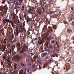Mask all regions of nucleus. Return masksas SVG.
<instances>
[{
  "mask_svg": "<svg viewBox=\"0 0 74 74\" xmlns=\"http://www.w3.org/2000/svg\"><path fill=\"white\" fill-rule=\"evenodd\" d=\"M22 59L21 57L19 56L17 57V58L16 59V62H19Z\"/></svg>",
  "mask_w": 74,
  "mask_h": 74,
  "instance_id": "13",
  "label": "nucleus"
},
{
  "mask_svg": "<svg viewBox=\"0 0 74 74\" xmlns=\"http://www.w3.org/2000/svg\"><path fill=\"white\" fill-rule=\"evenodd\" d=\"M64 49H67V48H66V47H64Z\"/></svg>",
  "mask_w": 74,
  "mask_h": 74,
  "instance_id": "64",
  "label": "nucleus"
},
{
  "mask_svg": "<svg viewBox=\"0 0 74 74\" xmlns=\"http://www.w3.org/2000/svg\"><path fill=\"white\" fill-rule=\"evenodd\" d=\"M73 48L72 47L70 46L69 47L70 49H71Z\"/></svg>",
  "mask_w": 74,
  "mask_h": 74,
  "instance_id": "60",
  "label": "nucleus"
},
{
  "mask_svg": "<svg viewBox=\"0 0 74 74\" xmlns=\"http://www.w3.org/2000/svg\"><path fill=\"white\" fill-rule=\"evenodd\" d=\"M66 60H67L68 61V62H71V59H67Z\"/></svg>",
  "mask_w": 74,
  "mask_h": 74,
  "instance_id": "34",
  "label": "nucleus"
},
{
  "mask_svg": "<svg viewBox=\"0 0 74 74\" xmlns=\"http://www.w3.org/2000/svg\"><path fill=\"white\" fill-rule=\"evenodd\" d=\"M67 67H68V68H70V67H71V66H70V64L69 63L68 64H67Z\"/></svg>",
  "mask_w": 74,
  "mask_h": 74,
  "instance_id": "33",
  "label": "nucleus"
},
{
  "mask_svg": "<svg viewBox=\"0 0 74 74\" xmlns=\"http://www.w3.org/2000/svg\"><path fill=\"white\" fill-rule=\"evenodd\" d=\"M27 24H28L29 26L30 27H29V29L31 30H33V26L34 27V28H36V25L34 23H32V21L31 20V19L28 21V23H27Z\"/></svg>",
  "mask_w": 74,
  "mask_h": 74,
  "instance_id": "3",
  "label": "nucleus"
},
{
  "mask_svg": "<svg viewBox=\"0 0 74 74\" xmlns=\"http://www.w3.org/2000/svg\"><path fill=\"white\" fill-rule=\"evenodd\" d=\"M34 60H36L37 58H38V56H35L33 58Z\"/></svg>",
  "mask_w": 74,
  "mask_h": 74,
  "instance_id": "28",
  "label": "nucleus"
},
{
  "mask_svg": "<svg viewBox=\"0 0 74 74\" xmlns=\"http://www.w3.org/2000/svg\"><path fill=\"white\" fill-rule=\"evenodd\" d=\"M47 67V63L45 64L43 66V68H45V67Z\"/></svg>",
  "mask_w": 74,
  "mask_h": 74,
  "instance_id": "30",
  "label": "nucleus"
},
{
  "mask_svg": "<svg viewBox=\"0 0 74 74\" xmlns=\"http://www.w3.org/2000/svg\"><path fill=\"white\" fill-rule=\"evenodd\" d=\"M1 41L3 44H4L5 45H6V44H8L9 45H11L12 44V42L10 41V40H8V38H3Z\"/></svg>",
  "mask_w": 74,
  "mask_h": 74,
  "instance_id": "2",
  "label": "nucleus"
},
{
  "mask_svg": "<svg viewBox=\"0 0 74 74\" xmlns=\"http://www.w3.org/2000/svg\"><path fill=\"white\" fill-rule=\"evenodd\" d=\"M58 64H59V63H57L56 64V66H58Z\"/></svg>",
  "mask_w": 74,
  "mask_h": 74,
  "instance_id": "63",
  "label": "nucleus"
},
{
  "mask_svg": "<svg viewBox=\"0 0 74 74\" xmlns=\"http://www.w3.org/2000/svg\"><path fill=\"white\" fill-rule=\"evenodd\" d=\"M10 59V57H8V59L7 60V61H8Z\"/></svg>",
  "mask_w": 74,
  "mask_h": 74,
  "instance_id": "50",
  "label": "nucleus"
},
{
  "mask_svg": "<svg viewBox=\"0 0 74 74\" xmlns=\"http://www.w3.org/2000/svg\"><path fill=\"white\" fill-rule=\"evenodd\" d=\"M6 48V47L5 46H3L0 47V50H1L2 52H3V51H5Z\"/></svg>",
  "mask_w": 74,
  "mask_h": 74,
  "instance_id": "14",
  "label": "nucleus"
},
{
  "mask_svg": "<svg viewBox=\"0 0 74 74\" xmlns=\"http://www.w3.org/2000/svg\"><path fill=\"white\" fill-rule=\"evenodd\" d=\"M56 56L57 58H58V54L56 53Z\"/></svg>",
  "mask_w": 74,
  "mask_h": 74,
  "instance_id": "52",
  "label": "nucleus"
},
{
  "mask_svg": "<svg viewBox=\"0 0 74 74\" xmlns=\"http://www.w3.org/2000/svg\"><path fill=\"white\" fill-rule=\"evenodd\" d=\"M3 31H4V29L2 27L0 28V34H3Z\"/></svg>",
  "mask_w": 74,
  "mask_h": 74,
  "instance_id": "18",
  "label": "nucleus"
},
{
  "mask_svg": "<svg viewBox=\"0 0 74 74\" xmlns=\"http://www.w3.org/2000/svg\"><path fill=\"white\" fill-rule=\"evenodd\" d=\"M25 21H24L23 22V26H25Z\"/></svg>",
  "mask_w": 74,
  "mask_h": 74,
  "instance_id": "47",
  "label": "nucleus"
},
{
  "mask_svg": "<svg viewBox=\"0 0 74 74\" xmlns=\"http://www.w3.org/2000/svg\"><path fill=\"white\" fill-rule=\"evenodd\" d=\"M57 26L56 25H55L52 27H51L50 26H49L48 27V28L47 29V31L49 33H52V31L53 30V29H56Z\"/></svg>",
  "mask_w": 74,
  "mask_h": 74,
  "instance_id": "7",
  "label": "nucleus"
},
{
  "mask_svg": "<svg viewBox=\"0 0 74 74\" xmlns=\"http://www.w3.org/2000/svg\"><path fill=\"white\" fill-rule=\"evenodd\" d=\"M18 23H20V21H19V20H18Z\"/></svg>",
  "mask_w": 74,
  "mask_h": 74,
  "instance_id": "62",
  "label": "nucleus"
},
{
  "mask_svg": "<svg viewBox=\"0 0 74 74\" xmlns=\"http://www.w3.org/2000/svg\"><path fill=\"white\" fill-rule=\"evenodd\" d=\"M71 15L69 14H68L67 15V18H68V19H70L71 18Z\"/></svg>",
  "mask_w": 74,
  "mask_h": 74,
  "instance_id": "24",
  "label": "nucleus"
},
{
  "mask_svg": "<svg viewBox=\"0 0 74 74\" xmlns=\"http://www.w3.org/2000/svg\"><path fill=\"white\" fill-rule=\"evenodd\" d=\"M13 48H15V45H13Z\"/></svg>",
  "mask_w": 74,
  "mask_h": 74,
  "instance_id": "55",
  "label": "nucleus"
},
{
  "mask_svg": "<svg viewBox=\"0 0 74 74\" xmlns=\"http://www.w3.org/2000/svg\"><path fill=\"white\" fill-rule=\"evenodd\" d=\"M16 45L18 47H20V43L17 42L15 43Z\"/></svg>",
  "mask_w": 74,
  "mask_h": 74,
  "instance_id": "26",
  "label": "nucleus"
},
{
  "mask_svg": "<svg viewBox=\"0 0 74 74\" xmlns=\"http://www.w3.org/2000/svg\"><path fill=\"white\" fill-rule=\"evenodd\" d=\"M52 17L54 18H56L58 17V14H54L52 15Z\"/></svg>",
  "mask_w": 74,
  "mask_h": 74,
  "instance_id": "22",
  "label": "nucleus"
},
{
  "mask_svg": "<svg viewBox=\"0 0 74 74\" xmlns=\"http://www.w3.org/2000/svg\"><path fill=\"white\" fill-rule=\"evenodd\" d=\"M66 42L68 43V44H69L70 43V40L69 39L70 38V36H67L66 35Z\"/></svg>",
  "mask_w": 74,
  "mask_h": 74,
  "instance_id": "11",
  "label": "nucleus"
},
{
  "mask_svg": "<svg viewBox=\"0 0 74 74\" xmlns=\"http://www.w3.org/2000/svg\"><path fill=\"white\" fill-rule=\"evenodd\" d=\"M16 45L18 47H20V43L17 42L15 43Z\"/></svg>",
  "mask_w": 74,
  "mask_h": 74,
  "instance_id": "25",
  "label": "nucleus"
},
{
  "mask_svg": "<svg viewBox=\"0 0 74 74\" xmlns=\"http://www.w3.org/2000/svg\"><path fill=\"white\" fill-rule=\"evenodd\" d=\"M47 25H44V28L42 29V31H44L45 32V31L47 30H48V29H47Z\"/></svg>",
  "mask_w": 74,
  "mask_h": 74,
  "instance_id": "17",
  "label": "nucleus"
},
{
  "mask_svg": "<svg viewBox=\"0 0 74 74\" xmlns=\"http://www.w3.org/2000/svg\"><path fill=\"white\" fill-rule=\"evenodd\" d=\"M25 8V6L23 5L22 7V8H21V10H22V11H24V10H25V9H24Z\"/></svg>",
  "mask_w": 74,
  "mask_h": 74,
  "instance_id": "32",
  "label": "nucleus"
},
{
  "mask_svg": "<svg viewBox=\"0 0 74 74\" xmlns=\"http://www.w3.org/2000/svg\"><path fill=\"white\" fill-rule=\"evenodd\" d=\"M47 23H48V24H50V21H48V20H47Z\"/></svg>",
  "mask_w": 74,
  "mask_h": 74,
  "instance_id": "37",
  "label": "nucleus"
},
{
  "mask_svg": "<svg viewBox=\"0 0 74 74\" xmlns=\"http://www.w3.org/2000/svg\"><path fill=\"white\" fill-rule=\"evenodd\" d=\"M46 40V41L45 43L44 47H41V49L42 50L45 49V51L47 52H50L49 49H51V48H52V47L51 45H48V44H49V42H50L51 39L50 38L48 37L47 38Z\"/></svg>",
  "mask_w": 74,
  "mask_h": 74,
  "instance_id": "1",
  "label": "nucleus"
},
{
  "mask_svg": "<svg viewBox=\"0 0 74 74\" xmlns=\"http://www.w3.org/2000/svg\"><path fill=\"white\" fill-rule=\"evenodd\" d=\"M49 36V34L48 33H46L45 34H42L41 35L42 38H45H45H47L48 36Z\"/></svg>",
  "mask_w": 74,
  "mask_h": 74,
  "instance_id": "10",
  "label": "nucleus"
},
{
  "mask_svg": "<svg viewBox=\"0 0 74 74\" xmlns=\"http://www.w3.org/2000/svg\"><path fill=\"white\" fill-rule=\"evenodd\" d=\"M23 16L24 18H25V19L26 20H27V23H29V21L31 18H29V17L28 16L27 14L24 13L23 15Z\"/></svg>",
  "mask_w": 74,
  "mask_h": 74,
  "instance_id": "9",
  "label": "nucleus"
},
{
  "mask_svg": "<svg viewBox=\"0 0 74 74\" xmlns=\"http://www.w3.org/2000/svg\"><path fill=\"white\" fill-rule=\"evenodd\" d=\"M0 8H1V9H0V11L3 12V10L4 9V6H3V5H2L0 6Z\"/></svg>",
  "mask_w": 74,
  "mask_h": 74,
  "instance_id": "20",
  "label": "nucleus"
},
{
  "mask_svg": "<svg viewBox=\"0 0 74 74\" xmlns=\"http://www.w3.org/2000/svg\"><path fill=\"white\" fill-rule=\"evenodd\" d=\"M29 70H30V71H29ZM27 73H29V71H30V70L29 69H27Z\"/></svg>",
  "mask_w": 74,
  "mask_h": 74,
  "instance_id": "41",
  "label": "nucleus"
},
{
  "mask_svg": "<svg viewBox=\"0 0 74 74\" xmlns=\"http://www.w3.org/2000/svg\"><path fill=\"white\" fill-rule=\"evenodd\" d=\"M71 39L72 40H74V36L72 37Z\"/></svg>",
  "mask_w": 74,
  "mask_h": 74,
  "instance_id": "48",
  "label": "nucleus"
},
{
  "mask_svg": "<svg viewBox=\"0 0 74 74\" xmlns=\"http://www.w3.org/2000/svg\"><path fill=\"white\" fill-rule=\"evenodd\" d=\"M47 55V52L44 53L42 54V56H43V57H45V56Z\"/></svg>",
  "mask_w": 74,
  "mask_h": 74,
  "instance_id": "29",
  "label": "nucleus"
},
{
  "mask_svg": "<svg viewBox=\"0 0 74 74\" xmlns=\"http://www.w3.org/2000/svg\"><path fill=\"white\" fill-rule=\"evenodd\" d=\"M18 34H19V32H17L16 33V36H18Z\"/></svg>",
  "mask_w": 74,
  "mask_h": 74,
  "instance_id": "45",
  "label": "nucleus"
},
{
  "mask_svg": "<svg viewBox=\"0 0 74 74\" xmlns=\"http://www.w3.org/2000/svg\"><path fill=\"white\" fill-rule=\"evenodd\" d=\"M72 51V53H74V48H72L71 49Z\"/></svg>",
  "mask_w": 74,
  "mask_h": 74,
  "instance_id": "35",
  "label": "nucleus"
},
{
  "mask_svg": "<svg viewBox=\"0 0 74 74\" xmlns=\"http://www.w3.org/2000/svg\"><path fill=\"white\" fill-rule=\"evenodd\" d=\"M54 1V0H51L50 1V3H53Z\"/></svg>",
  "mask_w": 74,
  "mask_h": 74,
  "instance_id": "42",
  "label": "nucleus"
},
{
  "mask_svg": "<svg viewBox=\"0 0 74 74\" xmlns=\"http://www.w3.org/2000/svg\"><path fill=\"white\" fill-rule=\"evenodd\" d=\"M28 8L29 9L28 10H27V11L28 12L29 14H34L36 12V11H35V10L33 8H32L31 7H28Z\"/></svg>",
  "mask_w": 74,
  "mask_h": 74,
  "instance_id": "4",
  "label": "nucleus"
},
{
  "mask_svg": "<svg viewBox=\"0 0 74 74\" xmlns=\"http://www.w3.org/2000/svg\"><path fill=\"white\" fill-rule=\"evenodd\" d=\"M68 33H71L72 32V30L71 29H68L67 30Z\"/></svg>",
  "mask_w": 74,
  "mask_h": 74,
  "instance_id": "27",
  "label": "nucleus"
},
{
  "mask_svg": "<svg viewBox=\"0 0 74 74\" xmlns=\"http://www.w3.org/2000/svg\"><path fill=\"white\" fill-rule=\"evenodd\" d=\"M14 37V35L13 34H12V38H13Z\"/></svg>",
  "mask_w": 74,
  "mask_h": 74,
  "instance_id": "46",
  "label": "nucleus"
},
{
  "mask_svg": "<svg viewBox=\"0 0 74 74\" xmlns=\"http://www.w3.org/2000/svg\"><path fill=\"white\" fill-rule=\"evenodd\" d=\"M1 66H2V65H3V62H1Z\"/></svg>",
  "mask_w": 74,
  "mask_h": 74,
  "instance_id": "57",
  "label": "nucleus"
},
{
  "mask_svg": "<svg viewBox=\"0 0 74 74\" xmlns=\"http://www.w3.org/2000/svg\"><path fill=\"white\" fill-rule=\"evenodd\" d=\"M42 39H41V38H40L39 40H40V45L43 44L44 42V40H45V38H42Z\"/></svg>",
  "mask_w": 74,
  "mask_h": 74,
  "instance_id": "12",
  "label": "nucleus"
},
{
  "mask_svg": "<svg viewBox=\"0 0 74 74\" xmlns=\"http://www.w3.org/2000/svg\"><path fill=\"white\" fill-rule=\"evenodd\" d=\"M11 24V25L13 28L15 27V25L14 24V21H12L11 22V23H10Z\"/></svg>",
  "mask_w": 74,
  "mask_h": 74,
  "instance_id": "23",
  "label": "nucleus"
},
{
  "mask_svg": "<svg viewBox=\"0 0 74 74\" xmlns=\"http://www.w3.org/2000/svg\"><path fill=\"white\" fill-rule=\"evenodd\" d=\"M41 14H42V12L41 11H39L37 13L35 14L34 16H33V18H38V17L41 16Z\"/></svg>",
  "mask_w": 74,
  "mask_h": 74,
  "instance_id": "8",
  "label": "nucleus"
},
{
  "mask_svg": "<svg viewBox=\"0 0 74 74\" xmlns=\"http://www.w3.org/2000/svg\"><path fill=\"white\" fill-rule=\"evenodd\" d=\"M9 30H11V31L12 30V27H10L9 28Z\"/></svg>",
  "mask_w": 74,
  "mask_h": 74,
  "instance_id": "44",
  "label": "nucleus"
},
{
  "mask_svg": "<svg viewBox=\"0 0 74 74\" xmlns=\"http://www.w3.org/2000/svg\"><path fill=\"white\" fill-rule=\"evenodd\" d=\"M26 72H24L23 71L20 70L19 71V73L20 74H26Z\"/></svg>",
  "mask_w": 74,
  "mask_h": 74,
  "instance_id": "19",
  "label": "nucleus"
},
{
  "mask_svg": "<svg viewBox=\"0 0 74 74\" xmlns=\"http://www.w3.org/2000/svg\"><path fill=\"white\" fill-rule=\"evenodd\" d=\"M5 1V0H3L2 2V3H4Z\"/></svg>",
  "mask_w": 74,
  "mask_h": 74,
  "instance_id": "54",
  "label": "nucleus"
},
{
  "mask_svg": "<svg viewBox=\"0 0 74 74\" xmlns=\"http://www.w3.org/2000/svg\"><path fill=\"white\" fill-rule=\"evenodd\" d=\"M22 66H23V67L25 66V64H22Z\"/></svg>",
  "mask_w": 74,
  "mask_h": 74,
  "instance_id": "61",
  "label": "nucleus"
},
{
  "mask_svg": "<svg viewBox=\"0 0 74 74\" xmlns=\"http://www.w3.org/2000/svg\"><path fill=\"white\" fill-rule=\"evenodd\" d=\"M51 43H52V44H54V43H55V41H52L51 42Z\"/></svg>",
  "mask_w": 74,
  "mask_h": 74,
  "instance_id": "56",
  "label": "nucleus"
},
{
  "mask_svg": "<svg viewBox=\"0 0 74 74\" xmlns=\"http://www.w3.org/2000/svg\"><path fill=\"white\" fill-rule=\"evenodd\" d=\"M14 70H16V64H15L14 65Z\"/></svg>",
  "mask_w": 74,
  "mask_h": 74,
  "instance_id": "38",
  "label": "nucleus"
},
{
  "mask_svg": "<svg viewBox=\"0 0 74 74\" xmlns=\"http://www.w3.org/2000/svg\"><path fill=\"white\" fill-rule=\"evenodd\" d=\"M56 45H58V41H57L56 42Z\"/></svg>",
  "mask_w": 74,
  "mask_h": 74,
  "instance_id": "59",
  "label": "nucleus"
},
{
  "mask_svg": "<svg viewBox=\"0 0 74 74\" xmlns=\"http://www.w3.org/2000/svg\"><path fill=\"white\" fill-rule=\"evenodd\" d=\"M40 4L41 5H42V4H43V3H42V1H40Z\"/></svg>",
  "mask_w": 74,
  "mask_h": 74,
  "instance_id": "40",
  "label": "nucleus"
},
{
  "mask_svg": "<svg viewBox=\"0 0 74 74\" xmlns=\"http://www.w3.org/2000/svg\"><path fill=\"white\" fill-rule=\"evenodd\" d=\"M28 50V47H24L21 50V52L23 54H25L26 53H27V51Z\"/></svg>",
  "mask_w": 74,
  "mask_h": 74,
  "instance_id": "6",
  "label": "nucleus"
},
{
  "mask_svg": "<svg viewBox=\"0 0 74 74\" xmlns=\"http://www.w3.org/2000/svg\"><path fill=\"white\" fill-rule=\"evenodd\" d=\"M38 62L39 63V64H41V60H39L38 61Z\"/></svg>",
  "mask_w": 74,
  "mask_h": 74,
  "instance_id": "43",
  "label": "nucleus"
},
{
  "mask_svg": "<svg viewBox=\"0 0 74 74\" xmlns=\"http://www.w3.org/2000/svg\"><path fill=\"white\" fill-rule=\"evenodd\" d=\"M19 4V2H16L15 3V5L16 6H17V5H18V4Z\"/></svg>",
  "mask_w": 74,
  "mask_h": 74,
  "instance_id": "36",
  "label": "nucleus"
},
{
  "mask_svg": "<svg viewBox=\"0 0 74 74\" xmlns=\"http://www.w3.org/2000/svg\"><path fill=\"white\" fill-rule=\"evenodd\" d=\"M23 29H21L20 31V32L21 33H23Z\"/></svg>",
  "mask_w": 74,
  "mask_h": 74,
  "instance_id": "51",
  "label": "nucleus"
},
{
  "mask_svg": "<svg viewBox=\"0 0 74 74\" xmlns=\"http://www.w3.org/2000/svg\"><path fill=\"white\" fill-rule=\"evenodd\" d=\"M34 50H32L31 51V52H30V53L31 54V56H33L34 55L35 53H34Z\"/></svg>",
  "mask_w": 74,
  "mask_h": 74,
  "instance_id": "21",
  "label": "nucleus"
},
{
  "mask_svg": "<svg viewBox=\"0 0 74 74\" xmlns=\"http://www.w3.org/2000/svg\"><path fill=\"white\" fill-rule=\"evenodd\" d=\"M12 15H13V14L12 13L10 15V16L11 17H12Z\"/></svg>",
  "mask_w": 74,
  "mask_h": 74,
  "instance_id": "58",
  "label": "nucleus"
},
{
  "mask_svg": "<svg viewBox=\"0 0 74 74\" xmlns=\"http://www.w3.org/2000/svg\"><path fill=\"white\" fill-rule=\"evenodd\" d=\"M53 61L52 60H51L49 61V63H51V62H53Z\"/></svg>",
  "mask_w": 74,
  "mask_h": 74,
  "instance_id": "39",
  "label": "nucleus"
},
{
  "mask_svg": "<svg viewBox=\"0 0 74 74\" xmlns=\"http://www.w3.org/2000/svg\"><path fill=\"white\" fill-rule=\"evenodd\" d=\"M13 21L12 20H10V19H4L3 20L2 22V24L3 25H5L6 23V25L8 24V23H11V22Z\"/></svg>",
  "mask_w": 74,
  "mask_h": 74,
  "instance_id": "5",
  "label": "nucleus"
},
{
  "mask_svg": "<svg viewBox=\"0 0 74 74\" xmlns=\"http://www.w3.org/2000/svg\"><path fill=\"white\" fill-rule=\"evenodd\" d=\"M71 10H72V11H73V14L74 13V6H72L71 7Z\"/></svg>",
  "mask_w": 74,
  "mask_h": 74,
  "instance_id": "31",
  "label": "nucleus"
},
{
  "mask_svg": "<svg viewBox=\"0 0 74 74\" xmlns=\"http://www.w3.org/2000/svg\"><path fill=\"white\" fill-rule=\"evenodd\" d=\"M50 10H47L46 11V12L47 14H49V15H50L51 14H53L54 12L53 11H49Z\"/></svg>",
  "mask_w": 74,
  "mask_h": 74,
  "instance_id": "15",
  "label": "nucleus"
},
{
  "mask_svg": "<svg viewBox=\"0 0 74 74\" xmlns=\"http://www.w3.org/2000/svg\"><path fill=\"white\" fill-rule=\"evenodd\" d=\"M3 59L4 60V59H5V56H3Z\"/></svg>",
  "mask_w": 74,
  "mask_h": 74,
  "instance_id": "49",
  "label": "nucleus"
},
{
  "mask_svg": "<svg viewBox=\"0 0 74 74\" xmlns=\"http://www.w3.org/2000/svg\"><path fill=\"white\" fill-rule=\"evenodd\" d=\"M25 17H24V16H23V14H20L19 16V18L20 19V20L23 21L24 20V19H25Z\"/></svg>",
  "mask_w": 74,
  "mask_h": 74,
  "instance_id": "16",
  "label": "nucleus"
},
{
  "mask_svg": "<svg viewBox=\"0 0 74 74\" xmlns=\"http://www.w3.org/2000/svg\"><path fill=\"white\" fill-rule=\"evenodd\" d=\"M39 70H40V69H41V65H39Z\"/></svg>",
  "mask_w": 74,
  "mask_h": 74,
  "instance_id": "53",
  "label": "nucleus"
}]
</instances>
